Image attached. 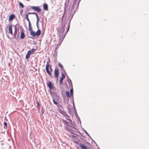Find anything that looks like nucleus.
<instances>
[{"instance_id":"obj_1","label":"nucleus","mask_w":149,"mask_h":149,"mask_svg":"<svg viewBox=\"0 0 149 149\" xmlns=\"http://www.w3.org/2000/svg\"><path fill=\"white\" fill-rule=\"evenodd\" d=\"M73 15H72L71 18L70 22L68 23V28L67 29V31L65 33H64V32L65 30V23H62L61 24V26L60 28V29L58 30V36L59 37V40L62 39V41L63 39L64 38L67 33L68 31L70 26V22L72 18Z\"/></svg>"},{"instance_id":"obj_2","label":"nucleus","mask_w":149,"mask_h":149,"mask_svg":"<svg viewBox=\"0 0 149 149\" xmlns=\"http://www.w3.org/2000/svg\"><path fill=\"white\" fill-rule=\"evenodd\" d=\"M45 69L47 72L49 76L52 78V75L51 73V72L52 71V68L51 65H49V62H47V65L46 66Z\"/></svg>"},{"instance_id":"obj_3","label":"nucleus","mask_w":149,"mask_h":149,"mask_svg":"<svg viewBox=\"0 0 149 149\" xmlns=\"http://www.w3.org/2000/svg\"><path fill=\"white\" fill-rule=\"evenodd\" d=\"M58 111L60 113L63 115V116H66V117H70V116L67 114L65 112L61 109H59Z\"/></svg>"},{"instance_id":"obj_4","label":"nucleus","mask_w":149,"mask_h":149,"mask_svg":"<svg viewBox=\"0 0 149 149\" xmlns=\"http://www.w3.org/2000/svg\"><path fill=\"white\" fill-rule=\"evenodd\" d=\"M59 74L58 69L57 68H55L54 70V74L55 77L57 79L58 78Z\"/></svg>"},{"instance_id":"obj_5","label":"nucleus","mask_w":149,"mask_h":149,"mask_svg":"<svg viewBox=\"0 0 149 149\" xmlns=\"http://www.w3.org/2000/svg\"><path fill=\"white\" fill-rule=\"evenodd\" d=\"M20 30L21 31V34L20 36V38L22 39H24L25 37V35L24 33L23 29L21 27L20 28Z\"/></svg>"},{"instance_id":"obj_6","label":"nucleus","mask_w":149,"mask_h":149,"mask_svg":"<svg viewBox=\"0 0 149 149\" xmlns=\"http://www.w3.org/2000/svg\"><path fill=\"white\" fill-rule=\"evenodd\" d=\"M29 30L30 31H31V33H30L31 35L32 36H35V33L32 30V28L31 26L30 22V24L29 23Z\"/></svg>"},{"instance_id":"obj_7","label":"nucleus","mask_w":149,"mask_h":149,"mask_svg":"<svg viewBox=\"0 0 149 149\" xmlns=\"http://www.w3.org/2000/svg\"><path fill=\"white\" fill-rule=\"evenodd\" d=\"M70 95L71 96H72V103L73 106H74V99H73V91L72 88H72L70 90Z\"/></svg>"},{"instance_id":"obj_8","label":"nucleus","mask_w":149,"mask_h":149,"mask_svg":"<svg viewBox=\"0 0 149 149\" xmlns=\"http://www.w3.org/2000/svg\"><path fill=\"white\" fill-rule=\"evenodd\" d=\"M47 86L49 88L51 89H53V87L54 86L53 84H52V82L51 81H49L47 84Z\"/></svg>"},{"instance_id":"obj_9","label":"nucleus","mask_w":149,"mask_h":149,"mask_svg":"<svg viewBox=\"0 0 149 149\" xmlns=\"http://www.w3.org/2000/svg\"><path fill=\"white\" fill-rule=\"evenodd\" d=\"M12 25H10L9 26L8 30H9V33L11 35H12L13 31H12Z\"/></svg>"},{"instance_id":"obj_10","label":"nucleus","mask_w":149,"mask_h":149,"mask_svg":"<svg viewBox=\"0 0 149 149\" xmlns=\"http://www.w3.org/2000/svg\"><path fill=\"white\" fill-rule=\"evenodd\" d=\"M79 145L82 149H87V147L82 143H80Z\"/></svg>"},{"instance_id":"obj_11","label":"nucleus","mask_w":149,"mask_h":149,"mask_svg":"<svg viewBox=\"0 0 149 149\" xmlns=\"http://www.w3.org/2000/svg\"><path fill=\"white\" fill-rule=\"evenodd\" d=\"M15 16L14 14L11 15L9 17V21H10L12 20L13 19L15 18Z\"/></svg>"},{"instance_id":"obj_12","label":"nucleus","mask_w":149,"mask_h":149,"mask_svg":"<svg viewBox=\"0 0 149 149\" xmlns=\"http://www.w3.org/2000/svg\"><path fill=\"white\" fill-rule=\"evenodd\" d=\"M73 106L74 107V110H75V111H74V113H75V116L77 118H79V120L80 121V123H81V121H80V118H79V116H78V115L77 114V112L76 110V109L75 108V107L74 105V106Z\"/></svg>"},{"instance_id":"obj_13","label":"nucleus","mask_w":149,"mask_h":149,"mask_svg":"<svg viewBox=\"0 0 149 149\" xmlns=\"http://www.w3.org/2000/svg\"><path fill=\"white\" fill-rule=\"evenodd\" d=\"M30 51H29L27 52V54H26V59H29L30 56V55L31 54L30 52Z\"/></svg>"},{"instance_id":"obj_14","label":"nucleus","mask_w":149,"mask_h":149,"mask_svg":"<svg viewBox=\"0 0 149 149\" xmlns=\"http://www.w3.org/2000/svg\"><path fill=\"white\" fill-rule=\"evenodd\" d=\"M43 8L45 10H48V6L47 4L45 3L43 4Z\"/></svg>"},{"instance_id":"obj_15","label":"nucleus","mask_w":149,"mask_h":149,"mask_svg":"<svg viewBox=\"0 0 149 149\" xmlns=\"http://www.w3.org/2000/svg\"><path fill=\"white\" fill-rule=\"evenodd\" d=\"M37 49H31L29 50V51H30V53L31 54L33 53L34 52H35L36 50Z\"/></svg>"},{"instance_id":"obj_16","label":"nucleus","mask_w":149,"mask_h":149,"mask_svg":"<svg viewBox=\"0 0 149 149\" xmlns=\"http://www.w3.org/2000/svg\"><path fill=\"white\" fill-rule=\"evenodd\" d=\"M29 14V13L28 14H26V19L28 21V22H29V23L30 24V20H29V19L28 18V16Z\"/></svg>"},{"instance_id":"obj_17","label":"nucleus","mask_w":149,"mask_h":149,"mask_svg":"<svg viewBox=\"0 0 149 149\" xmlns=\"http://www.w3.org/2000/svg\"><path fill=\"white\" fill-rule=\"evenodd\" d=\"M63 79L61 77L60 79L59 80V83L60 84L62 85L63 84Z\"/></svg>"},{"instance_id":"obj_18","label":"nucleus","mask_w":149,"mask_h":149,"mask_svg":"<svg viewBox=\"0 0 149 149\" xmlns=\"http://www.w3.org/2000/svg\"><path fill=\"white\" fill-rule=\"evenodd\" d=\"M3 124H4V128L6 129L7 127V123L6 122H4Z\"/></svg>"},{"instance_id":"obj_19","label":"nucleus","mask_w":149,"mask_h":149,"mask_svg":"<svg viewBox=\"0 0 149 149\" xmlns=\"http://www.w3.org/2000/svg\"><path fill=\"white\" fill-rule=\"evenodd\" d=\"M29 14H35L36 15V17H37V13H29ZM36 24V25L37 26V20Z\"/></svg>"},{"instance_id":"obj_20","label":"nucleus","mask_w":149,"mask_h":149,"mask_svg":"<svg viewBox=\"0 0 149 149\" xmlns=\"http://www.w3.org/2000/svg\"><path fill=\"white\" fill-rule=\"evenodd\" d=\"M65 94H66V96H67V97H70V93H69V91H67L65 92Z\"/></svg>"},{"instance_id":"obj_21","label":"nucleus","mask_w":149,"mask_h":149,"mask_svg":"<svg viewBox=\"0 0 149 149\" xmlns=\"http://www.w3.org/2000/svg\"><path fill=\"white\" fill-rule=\"evenodd\" d=\"M83 131L86 133V135L88 136H89V137H90L91 138H91L90 136V135H89V134H88V133L86 132V131L84 129H83Z\"/></svg>"},{"instance_id":"obj_22","label":"nucleus","mask_w":149,"mask_h":149,"mask_svg":"<svg viewBox=\"0 0 149 149\" xmlns=\"http://www.w3.org/2000/svg\"><path fill=\"white\" fill-rule=\"evenodd\" d=\"M19 5L22 8H23L24 7V6L23 4L21 2H19Z\"/></svg>"},{"instance_id":"obj_23","label":"nucleus","mask_w":149,"mask_h":149,"mask_svg":"<svg viewBox=\"0 0 149 149\" xmlns=\"http://www.w3.org/2000/svg\"><path fill=\"white\" fill-rule=\"evenodd\" d=\"M31 7L34 10L36 11H37V7L36 6H32Z\"/></svg>"},{"instance_id":"obj_24","label":"nucleus","mask_w":149,"mask_h":149,"mask_svg":"<svg viewBox=\"0 0 149 149\" xmlns=\"http://www.w3.org/2000/svg\"><path fill=\"white\" fill-rule=\"evenodd\" d=\"M66 129L68 131L70 132H71L72 131V129L68 127H66Z\"/></svg>"},{"instance_id":"obj_25","label":"nucleus","mask_w":149,"mask_h":149,"mask_svg":"<svg viewBox=\"0 0 149 149\" xmlns=\"http://www.w3.org/2000/svg\"><path fill=\"white\" fill-rule=\"evenodd\" d=\"M68 82L70 85V84H71V87H72V83L71 80V79H69V80H68Z\"/></svg>"},{"instance_id":"obj_26","label":"nucleus","mask_w":149,"mask_h":149,"mask_svg":"<svg viewBox=\"0 0 149 149\" xmlns=\"http://www.w3.org/2000/svg\"><path fill=\"white\" fill-rule=\"evenodd\" d=\"M66 118L68 120L70 121L71 122H70V123L72 125H74V123L73 122V123H72L71 122H72V121L70 119L68 118L67 117H66Z\"/></svg>"},{"instance_id":"obj_27","label":"nucleus","mask_w":149,"mask_h":149,"mask_svg":"<svg viewBox=\"0 0 149 149\" xmlns=\"http://www.w3.org/2000/svg\"><path fill=\"white\" fill-rule=\"evenodd\" d=\"M53 103H54V104H57V102L54 99H53Z\"/></svg>"},{"instance_id":"obj_28","label":"nucleus","mask_w":149,"mask_h":149,"mask_svg":"<svg viewBox=\"0 0 149 149\" xmlns=\"http://www.w3.org/2000/svg\"><path fill=\"white\" fill-rule=\"evenodd\" d=\"M67 125L68 126V127H70V128L72 129V128H74L75 129V128L74 127H73L72 126H71V125H68V124H67Z\"/></svg>"},{"instance_id":"obj_29","label":"nucleus","mask_w":149,"mask_h":149,"mask_svg":"<svg viewBox=\"0 0 149 149\" xmlns=\"http://www.w3.org/2000/svg\"><path fill=\"white\" fill-rule=\"evenodd\" d=\"M41 33V31L38 28V36L40 35Z\"/></svg>"},{"instance_id":"obj_30","label":"nucleus","mask_w":149,"mask_h":149,"mask_svg":"<svg viewBox=\"0 0 149 149\" xmlns=\"http://www.w3.org/2000/svg\"><path fill=\"white\" fill-rule=\"evenodd\" d=\"M58 66L61 67L62 69L63 68V67L62 65L60 63H59L58 64Z\"/></svg>"},{"instance_id":"obj_31","label":"nucleus","mask_w":149,"mask_h":149,"mask_svg":"<svg viewBox=\"0 0 149 149\" xmlns=\"http://www.w3.org/2000/svg\"><path fill=\"white\" fill-rule=\"evenodd\" d=\"M62 121L63 122L65 123L66 124H68V123L65 121V120L63 119H62Z\"/></svg>"},{"instance_id":"obj_32","label":"nucleus","mask_w":149,"mask_h":149,"mask_svg":"<svg viewBox=\"0 0 149 149\" xmlns=\"http://www.w3.org/2000/svg\"><path fill=\"white\" fill-rule=\"evenodd\" d=\"M62 77H61V78H62L63 79H64L65 77V76L63 74V73H62L61 74Z\"/></svg>"},{"instance_id":"obj_33","label":"nucleus","mask_w":149,"mask_h":149,"mask_svg":"<svg viewBox=\"0 0 149 149\" xmlns=\"http://www.w3.org/2000/svg\"><path fill=\"white\" fill-rule=\"evenodd\" d=\"M40 8L38 6V12H40Z\"/></svg>"},{"instance_id":"obj_34","label":"nucleus","mask_w":149,"mask_h":149,"mask_svg":"<svg viewBox=\"0 0 149 149\" xmlns=\"http://www.w3.org/2000/svg\"><path fill=\"white\" fill-rule=\"evenodd\" d=\"M23 12V10L22 9V10H20V14L21 15L22 14Z\"/></svg>"},{"instance_id":"obj_35","label":"nucleus","mask_w":149,"mask_h":149,"mask_svg":"<svg viewBox=\"0 0 149 149\" xmlns=\"http://www.w3.org/2000/svg\"><path fill=\"white\" fill-rule=\"evenodd\" d=\"M37 33H38L37 31L35 33V36H37Z\"/></svg>"},{"instance_id":"obj_36","label":"nucleus","mask_w":149,"mask_h":149,"mask_svg":"<svg viewBox=\"0 0 149 149\" xmlns=\"http://www.w3.org/2000/svg\"><path fill=\"white\" fill-rule=\"evenodd\" d=\"M67 78H68V79H70L68 76H67Z\"/></svg>"},{"instance_id":"obj_37","label":"nucleus","mask_w":149,"mask_h":149,"mask_svg":"<svg viewBox=\"0 0 149 149\" xmlns=\"http://www.w3.org/2000/svg\"><path fill=\"white\" fill-rule=\"evenodd\" d=\"M39 105V103L38 102V106Z\"/></svg>"},{"instance_id":"obj_38","label":"nucleus","mask_w":149,"mask_h":149,"mask_svg":"<svg viewBox=\"0 0 149 149\" xmlns=\"http://www.w3.org/2000/svg\"><path fill=\"white\" fill-rule=\"evenodd\" d=\"M38 21L39 20V19H38Z\"/></svg>"},{"instance_id":"obj_39","label":"nucleus","mask_w":149,"mask_h":149,"mask_svg":"<svg viewBox=\"0 0 149 149\" xmlns=\"http://www.w3.org/2000/svg\"><path fill=\"white\" fill-rule=\"evenodd\" d=\"M81 0H79V2H78V4L79 3V1H80Z\"/></svg>"},{"instance_id":"obj_40","label":"nucleus","mask_w":149,"mask_h":149,"mask_svg":"<svg viewBox=\"0 0 149 149\" xmlns=\"http://www.w3.org/2000/svg\"><path fill=\"white\" fill-rule=\"evenodd\" d=\"M77 119L78 120H79V118H77Z\"/></svg>"},{"instance_id":"obj_41","label":"nucleus","mask_w":149,"mask_h":149,"mask_svg":"<svg viewBox=\"0 0 149 149\" xmlns=\"http://www.w3.org/2000/svg\"><path fill=\"white\" fill-rule=\"evenodd\" d=\"M36 103H37V101H36Z\"/></svg>"},{"instance_id":"obj_42","label":"nucleus","mask_w":149,"mask_h":149,"mask_svg":"<svg viewBox=\"0 0 149 149\" xmlns=\"http://www.w3.org/2000/svg\"><path fill=\"white\" fill-rule=\"evenodd\" d=\"M94 141V142L97 145V144H96L95 142V141Z\"/></svg>"},{"instance_id":"obj_43","label":"nucleus","mask_w":149,"mask_h":149,"mask_svg":"<svg viewBox=\"0 0 149 149\" xmlns=\"http://www.w3.org/2000/svg\"><path fill=\"white\" fill-rule=\"evenodd\" d=\"M14 38H16V36H15V37Z\"/></svg>"},{"instance_id":"obj_44","label":"nucleus","mask_w":149,"mask_h":149,"mask_svg":"<svg viewBox=\"0 0 149 149\" xmlns=\"http://www.w3.org/2000/svg\"><path fill=\"white\" fill-rule=\"evenodd\" d=\"M57 54V52H56V55Z\"/></svg>"}]
</instances>
